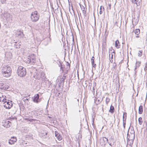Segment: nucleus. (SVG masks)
Listing matches in <instances>:
<instances>
[{"label":"nucleus","instance_id":"1","mask_svg":"<svg viewBox=\"0 0 147 147\" xmlns=\"http://www.w3.org/2000/svg\"><path fill=\"white\" fill-rule=\"evenodd\" d=\"M39 69L37 70L35 69L33 70L35 72L34 74V77L36 79L38 80L41 79L42 81H44L46 78L45 74L42 71H39Z\"/></svg>","mask_w":147,"mask_h":147},{"label":"nucleus","instance_id":"2","mask_svg":"<svg viewBox=\"0 0 147 147\" xmlns=\"http://www.w3.org/2000/svg\"><path fill=\"white\" fill-rule=\"evenodd\" d=\"M1 71L4 76L8 77L11 75V70L9 66L4 65L2 67Z\"/></svg>","mask_w":147,"mask_h":147},{"label":"nucleus","instance_id":"3","mask_svg":"<svg viewBox=\"0 0 147 147\" xmlns=\"http://www.w3.org/2000/svg\"><path fill=\"white\" fill-rule=\"evenodd\" d=\"M26 69L22 66L18 67L17 70V75L21 77L25 76L26 74Z\"/></svg>","mask_w":147,"mask_h":147},{"label":"nucleus","instance_id":"4","mask_svg":"<svg viewBox=\"0 0 147 147\" xmlns=\"http://www.w3.org/2000/svg\"><path fill=\"white\" fill-rule=\"evenodd\" d=\"M39 15L36 11L32 12L31 15V21L33 22H36L38 21L39 19Z\"/></svg>","mask_w":147,"mask_h":147},{"label":"nucleus","instance_id":"5","mask_svg":"<svg viewBox=\"0 0 147 147\" xmlns=\"http://www.w3.org/2000/svg\"><path fill=\"white\" fill-rule=\"evenodd\" d=\"M3 18L7 21H9L12 20V16L8 13H5L3 14Z\"/></svg>","mask_w":147,"mask_h":147},{"label":"nucleus","instance_id":"6","mask_svg":"<svg viewBox=\"0 0 147 147\" xmlns=\"http://www.w3.org/2000/svg\"><path fill=\"white\" fill-rule=\"evenodd\" d=\"M39 135L41 137L44 138H47L49 136V134H48L47 131H42Z\"/></svg>","mask_w":147,"mask_h":147},{"label":"nucleus","instance_id":"7","mask_svg":"<svg viewBox=\"0 0 147 147\" xmlns=\"http://www.w3.org/2000/svg\"><path fill=\"white\" fill-rule=\"evenodd\" d=\"M28 57L27 58V62L28 63H34L36 62V59L34 56L31 55L28 56Z\"/></svg>","mask_w":147,"mask_h":147},{"label":"nucleus","instance_id":"8","mask_svg":"<svg viewBox=\"0 0 147 147\" xmlns=\"http://www.w3.org/2000/svg\"><path fill=\"white\" fill-rule=\"evenodd\" d=\"M4 103L5 104L4 105V107L6 109H10L12 106V104L11 103V102H9V100H7Z\"/></svg>","mask_w":147,"mask_h":147},{"label":"nucleus","instance_id":"9","mask_svg":"<svg viewBox=\"0 0 147 147\" xmlns=\"http://www.w3.org/2000/svg\"><path fill=\"white\" fill-rule=\"evenodd\" d=\"M41 100V98H39V95L38 94L35 95L34 97L33 101L36 103H38L40 102Z\"/></svg>","mask_w":147,"mask_h":147},{"label":"nucleus","instance_id":"10","mask_svg":"<svg viewBox=\"0 0 147 147\" xmlns=\"http://www.w3.org/2000/svg\"><path fill=\"white\" fill-rule=\"evenodd\" d=\"M129 131L127 134V139H130L131 140H134L135 137V134H129Z\"/></svg>","mask_w":147,"mask_h":147},{"label":"nucleus","instance_id":"11","mask_svg":"<svg viewBox=\"0 0 147 147\" xmlns=\"http://www.w3.org/2000/svg\"><path fill=\"white\" fill-rule=\"evenodd\" d=\"M108 141V140L105 137H103L101 139V142L102 143V145H105Z\"/></svg>","mask_w":147,"mask_h":147},{"label":"nucleus","instance_id":"12","mask_svg":"<svg viewBox=\"0 0 147 147\" xmlns=\"http://www.w3.org/2000/svg\"><path fill=\"white\" fill-rule=\"evenodd\" d=\"M109 142L108 141V142L110 146H112L114 144L115 140L114 138L112 136H111L109 138Z\"/></svg>","mask_w":147,"mask_h":147},{"label":"nucleus","instance_id":"13","mask_svg":"<svg viewBox=\"0 0 147 147\" xmlns=\"http://www.w3.org/2000/svg\"><path fill=\"white\" fill-rule=\"evenodd\" d=\"M134 140L130 139H127V147H131L133 144Z\"/></svg>","mask_w":147,"mask_h":147},{"label":"nucleus","instance_id":"14","mask_svg":"<svg viewBox=\"0 0 147 147\" xmlns=\"http://www.w3.org/2000/svg\"><path fill=\"white\" fill-rule=\"evenodd\" d=\"M55 136L56 138L59 140H62V138L60 135L57 131H55Z\"/></svg>","mask_w":147,"mask_h":147},{"label":"nucleus","instance_id":"15","mask_svg":"<svg viewBox=\"0 0 147 147\" xmlns=\"http://www.w3.org/2000/svg\"><path fill=\"white\" fill-rule=\"evenodd\" d=\"M11 123L9 121H5L3 124V125L6 128L9 127Z\"/></svg>","mask_w":147,"mask_h":147},{"label":"nucleus","instance_id":"16","mask_svg":"<svg viewBox=\"0 0 147 147\" xmlns=\"http://www.w3.org/2000/svg\"><path fill=\"white\" fill-rule=\"evenodd\" d=\"M16 141V138L13 137L11 138L9 140V143L10 144H14L15 142Z\"/></svg>","mask_w":147,"mask_h":147},{"label":"nucleus","instance_id":"17","mask_svg":"<svg viewBox=\"0 0 147 147\" xmlns=\"http://www.w3.org/2000/svg\"><path fill=\"white\" fill-rule=\"evenodd\" d=\"M94 56L92 57L91 59V62L92 67L94 68H95V67H96V65L95 63H94Z\"/></svg>","mask_w":147,"mask_h":147},{"label":"nucleus","instance_id":"18","mask_svg":"<svg viewBox=\"0 0 147 147\" xmlns=\"http://www.w3.org/2000/svg\"><path fill=\"white\" fill-rule=\"evenodd\" d=\"M7 100L6 98V97L5 96L2 95L1 97H0V102H5Z\"/></svg>","mask_w":147,"mask_h":147},{"label":"nucleus","instance_id":"19","mask_svg":"<svg viewBox=\"0 0 147 147\" xmlns=\"http://www.w3.org/2000/svg\"><path fill=\"white\" fill-rule=\"evenodd\" d=\"M6 87L7 86L5 84L2 83H0V89L4 90L7 89L8 88Z\"/></svg>","mask_w":147,"mask_h":147},{"label":"nucleus","instance_id":"20","mask_svg":"<svg viewBox=\"0 0 147 147\" xmlns=\"http://www.w3.org/2000/svg\"><path fill=\"white\" fill-rule=\"evenodd\" d=\"M58 7L59 6L58 3L55 4L53 6H52V9L53 10L55 11L58 10Z\"/></svg>","mask_w":147,"mask_h":147},{"label":"nucleus","instance_id":"21","mask_svg":"<svg viewBox=\"0 0 147 147\" xmlns=\"http://www.w3.org/2000/svg\"><path fill=\"white\" fill-rule=\"evenodd\" d=\"M14 45V47L16 49H19L20 47V46L21 45L20 42H15Z\"/></svg>","mask_w":147,"mask_h":147},{"label":"nucleus","instance_id":"22","mask_svg":"<svg viewBox=\"0 0 147 147\" xmlns=\"http://www.w3.org/2000/svg\"><path fill=\"white\" fill-rule=\"evenodd\" d=\"M143 111V107L142 105H140L139 108L138 113L139 114H142Z\"/></svg>","mask_w":147,"mask_h":147},{"label":"nucleus","instance_id":"23","mask_svg":"<svg viewBox=\"0 0 147 147\" xmlns=\"http://www.w3.org/2000/svg\"><path fill=\"white\" fill-rule=\"evenodd\" d=\"M65 78L66 76H63V77L61 79V80L59 82V83H60L61 84H64V80H65Z\"/></svg>","mask_w":147,"mask_h":147},{"label":"nucleus","instance_id":"24","mask_svg":"<svg viewBox=\"0 0 147 147\" xmlns=\"http://www.w3.org/2000/svg\"><path fill=\"white\" fill-rule=\"evenodd\" d=\"M138 20L136 19L135 20V18H134L133 20L132 24L134 26H136L138 23Z\"/></svg>","mask_w":147,"mask_h":147},{"label":"nucleus","instance_id":"25","mask_svg":"<svg viewBox=\"0 0 147 147\" xmlns=\"http://www.w3.org/2000/svg\"><path fill=\"white\" fill-rule=\"evenodd\" d=\"M115 111V109L114 107L112 105H111L109 112L111 113H113Z\"/></svg>","mask_w":147,"mask_h":147},{"label":"nucleus","instance_id":"26","mask_svg":"<svg viewBox=\"0 0 147 147\" xmlns=\"http://www.w3.org/2000/svg\"><path fill=\"white\" fill-rule=\"evenodd\" d=\"M113 54H114V55H115V53L114 51L113 52H112V54H111H111H109V57H110V61L111 62H112L113 61V60H112V59H113Z\"/></svg>","mask_w":147,"mask_h":147},{"label":"nucleus","instance_id":"27","mask_svg":"<svg viewBox=\"0 0 147 147\" xmlns=\"http://www.w3.org/2000/svg\"><path fill=\"white\" fill-rule=\"evenodd\" d=\"M115 46L116 48L117 49L119 48V41L118 40H117L115 41Z\"/></svg>","mask_w":147,"mask_h":147},{"label":"nucleus","instance_id":"28","mask_svg":"<svg viewBox=\"0 0 147 147\" xmlns=\"http://www.w3.org/2000/svg\"><path fill=\"white\" fill-rule=\"evenodd\" d=\"M141 62H140L138 61L136 62V63L135 66L134 70H135L137 67H139L140 64Z\"/></svg>","mask_w":147,"mask_h":147},{"label":"nucleus","instance_id":"29","mask_svg":"<svg viewBox=\"0 0 147 147\" xmlns=\"http://www.w3.org/2000/svg\"><path fill=\"white\" fill-rule=\"evenodd\" d=\"M134 32L136 35H138L140 33V30L138 29H136L134 31Z\"/></svg>","mask_w":147,"mask_h":147},{"label":"nucleus","instance_id":"30","mask_svg":"<svg viewBox=\"0 0 147 147\" xmlns=\"http://www.w3.org/2000/svg\"><path fill=\"white\" fill-rule=\"evenodd\" d=\"M100 11L99 12V14H101L102 13L103 11H104V8L103 6H101L100 8Z\"/></svg>","mask_w":147,"mask_h":147},{"label":"nucleus","instance_id":"31","mask_svg":"<svg viewBox=\"0 0 147 147\" xmlns=\"http://www.w3.org/2000/svg\"><path fill=\"white\" fill-rule=\"evenodd\" d=\"M138 122H139V124L141 125L142 124V123L143 122L142 118L141 117H140L138 119Z\"/></svg>","mask_w":147,"mask_h":147},{"label":"nucleus","instance_id":"32","mask_svg":"<svg viewBox=\"0 0 147 147\" xmlns=\"http://www.w3.org/2000/svg\"><path fill=\"white\" fill-rule=\"evenodd\" d=\"M138 1L139 0H132V2L134 4H136L137 6H138L137 3Z\"/></svg>","mask_w":147,"mask_h":147},{"label":"nucleus","instance_id":"33","mask_svg":"<svg viewBox=\"0 0 147 147\" xmlns=\"http://www.w3.org/2000/svg\"><path fill=\"white\" fill-rule=\"evenodd\" d=\"M142 51H140L138 52V56L139 57H141L142 55Z\"/></svg>","mask_w":147,"mask_h":147},{"label":"nucleus","instance_id":"34","mask_svg":"<svg viewBox=\"0 0 147 147\" xmlns=\"http://www.w3.org/2000/svg\"><path fill=\"white\" fill-rule=\"evenodd\" d=\"M125 120L126 119L127 117V113H124L123 115V120H124L125 118Z\"/></svg>","mask_w":147,"mask_h":147},{"label":"nucleus","instance_id":"35","mask_svg":"<svg viewBox=\"0 0 147 147\" xmlns=\"http://www.w3.org/2000/svg\"><path fill=\"white\" fill-rule=\"evenodd\" d=\"M110 101V99L109 98L107 97L106 100V102L107 104L108 102Z\"/></svg>","mask_w":147,"mask_h":147},{"label":"nucleus","instance_id":"36","mask_svg":"<svg viewBox=\"0 0 147 147\" xmlns=\"http://www.w3.org/2000/svg\"><path fill=\"white\" fill-rule=\"evenodd\" d=\"M82 13L85 16H86V11L85 10H82Z\"/></svg>","mask_w":147,"mask_h":147},{"label":"nucleus","instance_id":"37","mask_svg":"<svg viewBox=\"0 0 147 147\" xmlns=\"http://www.w3.org/2000/svg\"><path fill=\"white\" fill-rule=\"evenodd\" d=\"M20 33H18V35H20L22 36H23L24 34L23 33V32H21L20 31H19Z\"/></svg>","mask_w":147,"mask_h":147},{"label":"nucleus","instance_id":"38","mask_svg":"<svg viewBox=\"0 0 147 147\" xmlns=\"http://www.w3.org/2000/svg\"><path fill=\"white\" fill-rule=\"evenodd\" d=\"M125 122H124V120H123V126L124 129H125Z\"/></svg>","mask_w":147,"mask_h":147},{"label":"nucleus","instance_id":"39","mask_svg":"<svg viewBox=\"0 0 147 147\" xmlns=\"http://www.w3.org/2000/svg\"><path fill=\"white\" fill-rule=\"evenodd\" d=\"M130 134H135V132L134 130H132L131 131V132H129V133Z\"/></svg>","mask_w":147,"mask_h":147},{"label":"nucleus","instance_id":"40","mask_svg":"<svg viewBox=\"0 0 147 147\" xmlns=\"http://www.w3.org/2000/svg\"><path fill=\"white\" fill-rule=\"evenodd\" d=\"M14 119L16 120V118H15V117H10V120L11 121H12V120H14Z\"/></svg>","mask_w":147,"mask_h":147},{"label":"nucleus","instance_id":"41","mask_svg":"<svg viewBox=\"0 0 147 147\" xmlns=\"http://www.w3.org/2000/svg\"><path fill=\"white\" fill-rule=\"evenodd\" d=\"M95 88L94 87H93V88L92 92H93L94 95L95 93Z\"/></svg>","mask_w":147,"mask_h":147},{"label":"nucleus","instance_id":"42","mask_svg":"<svg viewBox=\"0 0 147 147\" xmlns=\"http://www.w3.org/2000/svg\"><path fill=\"white\" fill-rule=\"evenodd\" d=\"M108 6H109V9H111V4L110 3H108Z\"/></svg>","mask_w":147,"mask_h":147},{"label":"nucleus","instance_id":"43","mask_svg":"<svg viewBox=\"0 0 147 147\" xmlns=\"http://www.w3.org/2000/svg\"><path fill=\"white\" fill-rule=\"evenodd\" d=\"M144 70L145 71H147V65L146 64L145 67L144 69Z\"/></svg>","mask_w":147,"mask_h":147},{"label":"nucleus","instance_id":"44","mask_svg":"<svg viewBox=\"0 0 147 147\" xmlns=\"http://www.w3.org/2000/svg\"><path fill=\"white\" fill-rule=\"evenodd\" d=\"M0 1L2 3H3L5 2V0H0Z\"/></svg>","mask_w":147,"mask_h":147},{"label":"nucleus","instance_id":"45","mask_svg":"<svg viewBox=\"0 0 147 147\" xmlns=\"http://www.w3.org/2000/svg\"><path fill=\"white\" fill-rule=\"evenodd\" d=\"M66 65L67 66H69V67H70V64L68 62H67L66 63Z\"/></svg>","mask_w":147,"mask_h":147},{"label":"nucleus","instance_id":"46","mask_svg":"<svg viewBox=\"0 0 147 147\" xmlns=\"http://www.w3.org/2000/svg\"><path fill=\"white\" fill-rule=\"evenodd\" d=\"M146 130H147V123L146 122Z\"/></svg>","mask_w":147,"mask_h":147},{"label":"nucleus","instance_id":"47","mask_svg":"<svg viewBox=\"0 0 147 147\" xmlns=\"http://www.w3.org/2000/svg\"><path fill=\"white\" fill-rule=\"evenodd\" d=\"M83 8H82L81 7V8L82 9V10H85V8L84 6H83Z\"/></svg>","mask_w":147,"mask_h":147},{"label":"nucleus","instance_id":"48","mask_svg":"<svg viewBox=\"0 0 147 147\" xmlns=\"http://www.w3.org/2000/svg\"><path fill=\"white\" fill-rule=\"evenodd\" d=\"M33 120V119H30V121H32V120Z\"/></svg>","mask_w":147,"mask_h":147},{"label":"nucleus","instance_id":"49","mask_svg":"<svg viewBox=\"0 0 147 147\" xmlns=\"http://www.w3.org/2000/svg\"><path fill=\"white\" fill-rule=\"evenodd\" d=\"M139 37V36H138V35H137L136 36V38H138Z\"/></svg>","mask_w":147,"mask_h":147},{"label":"nucleus","instance_id":"50","mask_svg":"<svg viewBox=\"0 0 147 147\" xmlns=\"http://www.w3.org/2000/svg\"><path fill=\"white\" fill-rule=\"evenodd\" d=\"M25 100H28V98H26Z\"/></svg>","mask_w":147,"mask_h":147},{"label":"nucleus","instance_id":"51","mask_svg":"<svg viewBox=\"0 0 147 147\" xmlns=\"http://www.w3.org/2000/svg\"><path fill=\"white\" fill-rule=\"evenodd\" d=\"M61 65V68L62 69V65Z\"/></svg>","mask_w":147,"mask_h":147},{"label":"nucleus","instance_id":"52","mask_svg":"<svg viewBox=\"0 0 147 147\" xmlns=\"http://www.w3.org/2000/svg\"><path fill=\"white\" fill-rule=\"evenodd\" d=\"M79 135L80 136V138H82V136L80 135V134H79Z\"/></svg>","mask_w":147,"mask_h":147},{"label":"nucleus","instance_id":"53","mask_svg":"<svg viewBox=\"0 0 147 147\" xmlns=\"http://www.w3.org/2000/svg\"><path fill=\"white\" fill-rule=\"evenodd\" d=\"M68 1L69 3V5H70V4H69V0H68Z\"/></svg>","mask_w":147,"mask_h":147},{"label":"nucleus","instance_id":"54","mask_svg":"<svg viewBox=\"0 0 147 147\" xmlns=\"http://www.w3.org/2000/svg\"><path fill=\"white\" fill-rule=\"evenodd\" d=\"M77 100H78V102H79V99H78Z\"/></svg>","mask_w":147,"mask_h":147},{"label":"nucleus","instance_id":"55","mask_svg":"<svg viewBox=\"0 0 147 147\" xmlns=\"http://www.w3.org/2000/svg\"><path fill=\"white\" fill-rule=\"evenodd\" d=\"M55 56H56V57L57 56V55H55Z\"/></svg>","mask_w":147,"mask_h":147},{"label":"nucleus","instance_id":"56","mask_svg":"<svg viewBox=\"0 0 147 147\" xmlns=\"http://www.w3.org/2000/svg\"><path fill=\"white\" fill-rule=\"evenodd\" d=\"M146 65H147V63H146Z\"/></svg>","mask_w":147,"mask_h":147}]
</instances>
